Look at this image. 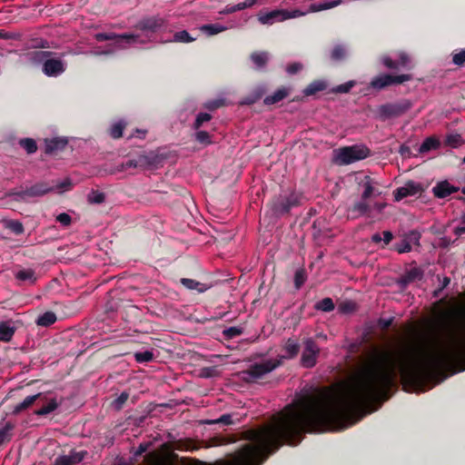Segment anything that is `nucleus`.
<instances>
[{
  "mask_svg": "<svg viewBox=\"0 0 465 465\" xmlns=\"http://www.w3.org/2000/svg\"><path fill=\"white\" fill-rule=\"evenodd\" d=\"M449 366L465 371V321L450 331L447 344L419 352L411 350H381L339 392L329 389L308 395L292 405V445L305 433L342 430L372 411L371 405L391 397L397 376L414 386Z\"/></svg>",
  "mask_w": 465,
  "mask_h": 465,
  "instance_id": "1",
  "label": "nucleus"
},
{
  "mask_svg": "<svg viewBox=\"0 0 465 465\" xmlns=\"http://www.w3.org/2000/svg\"><path fill=\"white\" fill-rule=\"evenodd\" d=\"M282 361L281 360L268 359L259 363L252 364L248 370L241 372L242 379L247 383L256 382L267 373L272 372L276 368L281 367Z\"/></svg>",
  "mask_w": 465,
  "mask_h": 465,
  "instance_id": "2",
  "label": "nucleus"
},
{
  "mask_svg": "<svg viewBox=\"0 0 465 465\" xmlns=\"http://www.w3.org/2000/svg\"><path fill=\"white\" fill-rule=\"evenodd\" d=\"M305 13L295 9L288 11L285 9H274L269 12L260 11L257 15L258 22L261 25H272L273 23H282L286 20L300 17L304 15Z\"/></svg>",
  "mask_w": 465,
  "mask_h": 465,
  "instance_id": "3",
  "label": "nucleus"
},
{
  "mask_svg": "<svg viewBox=\"0 0 465 465\" xmlns=\"http://www.w3.org/2000/svg\"><path fill=\"white\" fill-rule=\"evenodd\" d=\"M413 104L408 99H401L394 103H388L378 107V116L382 121L397 118L407 113Z\"/></svg>",
  "mask_w": 465,
  "mask_h": 465,
  "instance_id": "4",
  "label": "nucleus"
},
{
  "mask_svg": "<svg viewBox=\"0 0 465 465\" xmlns=\"http://www.w3.org/2000/svg\"><path fill=\"white\" fill-rule=\"evenodd\" d=\"M302 195L299 193L292 192L287 195H280L273 199L272 210L277 215H285L294 207L301 205Z\"/></svg>",
  "mask_w": 465,
  "mask_h": 465,
  "instance_id": "5",
  "label": "nucleus"
},
{
  "mask_svg": "<svg viewBox=\"0 0 465 465\" xmlns=\"http://www.w3.org/2000/svg\"><path fill=\"white\" fill-rule=\"evenodd\" d=\"M371 151L364 145H353L339 149L337 159L341 164H350L368 157Z\"/></svg>",
  "mask_w": 465,
  "mask_h": 465,
  "instance_id": "6",
  "label": "nucleus"
},
{
  "mask_svg": "<svg viewBox=\"0 0 465 465\" xmlns=\"http://www.w3.org/2000/svg\"><path fill=\"white\" fill-rule=\"evenodd\" d=\"M134 26L137 30L143 32L147 37H150L153 34L165 30L166 22L158 15L147 16L138 21Z\"/></svg>",
  "mask_w": 465,
  "mask_h": 465,
  "instance_id": "7",
  "label": "nucleus"
},
{
  "mask_svg": "<svg viewBox=\"0 0 465 465\" xmlns=\"http://www.w3.org/2000/svg\"><path fill=\"white\" fill-rule=\"evenodd\" d=\"M411 80V74L391 75L384 74L372 78L370 83V86L375 90L380 91L381 89L388 88V86L401 84Z\"/></svg>",
  "mask_w": 465,
  "mask_h": 465,
  "instance_id": "8",
  "label": "nucleus"
},
{
  "mask_svg": "<svg viewBox=\"0 0 465 465\" xmlns=\"http://www.w3.org/2000/svg\"><path fill=\"white\" fill-rule=\"evenodd\" d=\"M320 354L318 344L312 339L304 341V349L301 357V364L303 368H313L317 363V358Z\"/></svg>",
  "mask_w": 465,
  "mask_h": 465,
  "instance_id": "9",
  "label": "nucleus"
},
{
  "mask_svg": "<svg viewBox=\"0 0 465 465\" xmlns=\"http://www.w3.org/2000/svg\"><path fill=\"white\" fill-rule=\"evenodd\" d=\"M54 190L53 185L46 182H38L35 184L26 187L24 190L14 193L18 199L26 201L28 198L39 197Z\"/></svg>",
  "mask_w": 465,
  "mask_h": 465,
  "instance_id": "10",
  "label": "nucleus"
},
{
  "mask_svg": "<svg viewBox=\"0 0 465 465\" xmlns=\"http://www.w3.org/2000/svg\"><path fill=\"white\" fill-rule=\"evenodd\" d=\"M94 38L97 42L104 41H116V44H121L122 42H126L127 44H135V43H143L140 41V35L138 34L132 33H124V34H116V33H97L94 35Z\"/></svg>",
  "mask_w": 465,
  "mask_h": 465,
  "instance_id": "11",
  "label": "nucleus"
},
{
  "mask_svg": "<svg viewBox=\"0 0 465 465\" xmlns=\"http://www.w3.org/2000/svg\"><path fill=\"white\" fill-rule=\"evenodd\" d=\"M423 191L424 187L419 182L408 181L402 186L394 190V200L400 202L405 197L421 194Z\"/></svg>",
  "mask_w": 465,
  "mask_h": 465,
  "instance_id": "12",
  "label": "nucleus"
},
{
  "mask_svg": "<svg viewBox=\"0 0 465 465\" xmlns=\"http://www.w3.org/2000/svg\"><path fill=\"white\" fill-rule=\"evenodd\" d=\"M423 276L424 272L421 268H411L396 280V283L401 290H405L408 285L414 282L415 281H421Z\"/></svg>",
  "mask_w": 465,
  "mask_h": 465,
  "instance_id": "13",
  "label": "nucleus"
},
{
  "mask_svg": "<svg viewBox=\"0 0 465 465\" xmlns=\"http://www.w3.org/2000/svg\"><path fill=\"white\" fill-rule=\"evenodd\" d=\"M42 71L46 76H58L65 71V66L62 59L47 57L44 61Z\"/></svg>",
  "mask_w": 465,
  "mask_h": 465,
  "instance_id": "14",
  "label": "nucleus"
},
{
  "mask_svg": "<svg viewBox=\"0 0 465 465\" xmlns=\"http://www.w3.org/2000/svg\"><path fill=\"white\" fill-rule=\"evenodd\" d=\"M459 190V187L452 185L448 181H441L435 184L431 191L436 198L444 199L451 193H457Z\"/></svg>",
  "mask_w": 465,
  "mask_h": 465,
  "instance_id": "15",
  "label": "nucleus"
},
{
  "mask_svg": "<svg viewBox=\"0 0 465 465\" xmlns=\"http://www.w3.org/2000/svg\"><path fill=\"white\" fill-rule=\"evenodd\" d=\"M68 144V141L65 138L55 137L53 139L45 140V153L46 154H54L58 152H62L65 149Z\"/></svg>",
  "mask_w": 465,
  "mask_h": 465,
  "instance_id": "16",
  "label": "nucleus"
},
{
  "mask_svg": "<svg viewBox=\"0 0 465 465\" xmlns=\"http://www.w3.org/2000/svg\"><path fill=\"white\" fill-rule=\"evenodd\" d=\"M289 95V90L286 87H280L272 94L265 96L263 104L265 105H271L278 102L282 101Z\"/></svg>",
  "mask_w": 465,
  "mask_h": 465,
  "instance_id": "17",
  "label": "nucleus"
},
{
  "mask_svg": "<svg viewBox=\"0 0 465 465\" xmlns=\"http://www.w3.org/2000/svg\"><path fill=\"white\" fill-rule=\"evenodd\" d=\"M83 460V456L78 452L71 455L58 456L52 465H76Z\"/></svg>",
  "mask_w": 465,
  "mask_h": 465,
  "instance_id": "18",
  "label": "nucleus"
},
{
  "mask_svg": "<svg viewBox=\"0 0 465 465\" xmlns=\"http://www.w3.org/2000/svg\"><path fill=\"white\" fill-rule=\"evenodd\" d=\"M15 278L16 281H21L29 284H34L37 281V276L35 275V271L32 269L18 270L15 273Z\"/></svg>",
  "mask_w": 465,
  "mask_h": 465,
  "instance_id": "19",
  "label": "nucleus"
},
{
  "mask_svg": "<svg viewBox=\"0 0 465 465\" xmlns=\"http://www.w3.org/2000/svg\"><path fill=\"white\" fill-rule=\"evenodd\" d=\"M285 355L282 356L278 360L282 359H293L300 351V344L296 342V340L289 339L284 345Z\"/></svg>",
  "mask_w": 465,
  "mask_h": 465,
  "instance_id": "20",
  "label": "nucleus"
},
{
  "mask_svg": "<svg viewBox=\"0 0 465 465\" xmlns=\"http://www.w3.org/2000/svg\"><path fill=\"white\" fill-rule=\"evenodd\" d=\"M180 282L187 289L196 290L198 292H203L210 288L208 284L203 283L197 280H192V278H182Z\"/></svg>",
  "mask_w": 465,
  "mask_h": 465,
  "instance_id": "21",
  "label": "nucleus"
},
{
  "mask_svg": "<svg viewBox=\"0 0 465 465\" xmlns=\"http://www.w3.org/2000/svg\"><path fill=\"white\" fill-rule=\"evenodd\" d=\"M341 3V0H332V1H325L322 3H314L311 4L309 6V11L312 13L321 12L323 10L333 8L339 5Z\"/></svg>",
  "mask_w": 465,
  "mask_h": 465,
  "instance_id": "22",
  "label": "nucleus"
},
{
  "mask_svg": "<svg viewBox=\"0 0 465 465\" xmlns=\"http://www.w3.org/2000/svg\"><path fill=\"white\" fill-rule=\"evenodd\" d=\"M57 320V316L52 311H46L43 314L39 315L36 320V324L42 327H48L54 324Z\"/></svg>",
  "mask_w": 465,
  "mask_h": 465,
  "instance_id": "23",
  "label": "nucleus"
},
{
  "mask_svg": "<svg viewBox=\"0 0 465 465\" xmlns=\"http://www.w3.org/2000/svg\"><path fill=\"white\" fill-rule=\"evenodd\" d=\"M145 457L149 465H173L168 458H165L157 452H149Z\"/></svg>",
  "mask_w": 465,
  "mask_h": 465,
  "instance_id": "24",
  "label": "nucleus"
},
{
  "mask_svg": "<svg viewBox=\"0 0 465 465\" xmlns=\"http://www.w3.org/2000/svg\"><path fill=\"white\" fill-rule=\"evenodd\" d=\"M40 396H41V393L26 397L22 403H18L17 405H15L14 407L13 413L19 414L23 411L33 406V403L35 401H36L40 398Z\"/></svg>",
  "mask_w": 465,
  "mask_h": 465,
  "instance_id": "25",
  "label": "nucleus"
},
{
  "mask_svg": "<svg viewBox=\"0 0 465 465\" xmlns=\"http://www.w3.org/2000/svg\"><path fill=\"white\" fill-rule=\"evenodd\" d=\"M15 333V328L7 322H0V341L8 342Z\"/></svg>",
  "mask_w": 465,
  "mask_h": 465,
  "instance_id": "26",
  "label": "nucleus"
},
{
  "mask_svg": "<svg viewBox=\"0 0 465 465\" xmlns=\"http://www.w3.org/2000/svg\"><path fill=\"white\" fill-rule=\"evenodd\" d=\"M369 212L370 206L362 199L361 201L355 203L353 206L350 208V213H352V218H356L359 215H364V213H368Z\"/></svg>",
  "mask_w": 465,
  "mask_h": 465,
  "instance_id": "27",
  "label": "nucleus"
},
{
  "mask_svg": "<svg viewBox=\"0 0 465 465\" xmlns=\"http://www.w3.org/2000/svg\"><path fill=\"white\" fill-rule=\"evenodd\" d=\"M348 55V49L346 45H336L331 51L330 57L332 61L339 62L343 60Z\"/></svg>",
  "mask_w": 465,
  "mask_h": 465,
  "instance_id": "28",
  "label": "nucleus"
},
{
  "mask_svg": "<svg viewBox=\"0 0 465 465\" xmlns=\"http://www.w3.org/2000/svg\"><path fill=\"white\" fill-rule=\"evenodd\" d=\"M327 88V85L322 81H314L303 89V94L306 96L313 95L320 91H323Z\"/></svg>",
  "mask_w": 465,
  "mask_h": 465,
  "instance_id": "29",
  "label": "nucleus"
},
{
  "mask_svg": "<svg viewBox=\"0 0 465 465\" xmlns=\"http://www.w3.org/2000/svg\"><path fill=\"white\" fill-rule=\"evenodd\" d=\"M59 406V403L55 399H51L46 405H43L41 408L35 411V414L38 416H45L52 413Z\"/></svg>",
  "mask_w": 465,
  "mask_h": 465,
  "instance_id": "30",
  "label": "nucleus"
},
{
  "mask_svg": "<svg viewBox=\"0 0 465 465\" xmlns=\"http://www.w3.org/2000/svg\"><path fill=\"white\" fill-rule=\"evenodd\" d=\"M440 147V141L435 137H428L421 143L419 152L426 153L430 152V150H437Z\"/></svg>",
  "mask_w": 465,
  "mask_h": 465,
  "instance_id": "31",
  "label": "nucleus"
},
{
  "mask_svg": "<svg viewBox=\"0 0 465 465\" xmlns=\"http://www.w3.org/2000/svg\"><path fill=\"white\" fill-rule=\"evenodd\" d=\"M251 59L257 68H262L269 60V54L266 52H256L251 54Z\"/></svg>",
  "mask_w": 465,
  "mask_h": 465,
  "instance_id": "32",
  "label": "nucleus"
},
{
  "mask_svg": "<svg viewBox=\"0 0 465 465\" xmlns=\"http://www.w3.org/2000/svg\"><path fill=\"white\" fill-rule=\"evenodd\" d=\"M421 238V234L417 230H412L403 235V240L405 242H407L409 245L412 246H420V241Z\"/></svg>",
  "mask_w": 465,
  "mask_h": 465,
  "instance_id": "33",
  "label": "nucleus"
},
{
  "mask_svg": "<svg viewBox=\"0 0 465 465\" xmlns=\"http://www.w3.org/2000/svg\"><path fill=\"white\" fill-rule=\"evenodd\" d=\"M5 226L15 235L23 234L25 232L24 224L18 220H7L5 222Z\"/></svg>",
  "mask_w": 465,
  "mask_h": 465,
  "instance_id": "34",
  "label": "nucleus"
},
{
  "mask_svg": "<svg viewBox=\"0 0 465 465\" xmlns=\"http://www.w3.org/2000/svg\"><path fill=\"white\" fill-rule=\"evenodd\" d=\"M195 40L187 30L175 32L173 36V41L175 43H192Z\"/></svg>",
  "mask_w": 465,
  "mask_h": 465,
  "instance_id": "35",
  "label": "nucleus"
},
{
  "mask_svg": "<svg viewBox=\"0 0 465 465\" xmlns=\"http://www.w3.org/2000/svg\"><path fill=\"white\" fill-rule=\"evenodd\" d=\"M334 308V302L331 298H324L314 306L318 312H332Z\"/></svg>",
  "mask_w": 465,
  "mask_h": 465,
  "instance_id": "36",
  "label": "nucleus"
},
{
  "mask_svg": "<svg viewBox=\"0 0 465 465\" xmlns=\"http://www.w3.org/2000/svg\"><path fill=\"white\" fill-rule=\"evenodd\" d=\"M201 29L207 35H213L224 31L226 27L220 24H206L202 25Z\"/></svg>",
  "mask_w": 465,
  "mask_h": 465,
  "instance_id": "37",
  "label": "nucleus"
},
{
  "mask_svg": "<svg viewBox=\"0 0 465 465\" xmlns=\"http://www.w3.org/2000/svg\"><path fill=\"white\" fill-rule=\"evenodd\" d=\"M52 55V52H45V51H34L28 54L29 59L33 63H43L47 57Z\"/></svg>",
  "mask_w": 465,
  "mask_h": 465,
  "instance_id": "38",
  "label": "nucleus"
},
{
  "mask_svg": "<svg viewBox=\"0 0 465 465\" xmlns=\"http://www.w3.org/2000/svg\"><path fill=\"white\" fill-rule=\"evenodd\" d=\"M154 359V354L152 351H137L134 353V360L138 363L150 362Z\"/></svg>",
  "mask_w": 465,
  "mask_h": 465,
  "instance_id": "39",
  "label": "nucleus"
},
{
  "mask_svg": "<svg viewBox=\"0 0 465 465\" xmlns=\"http://www.w3.org/2000/svg\"><path fill=\"white\" fill-rule=\"evenodd\" d=\"M139 169H145L153 164L154 159L153 156L140 154L135 158Z\"/></svg>",
  "mask_w": 465,
  "mask_h": 465,
  "instance_id": "40",
  "label": "nucleus"
},
{
  "mask_svg": "<svg viewBox=\"0 0 465 465\" xmlns=\"http://www.w3.org/2000/svg\"><path fill=\"white\" fill-rule=\"evenodd\" d=\"M129 397V393L127 391H124L117 399H114L112 401L111 406L116 411H120L124 408V405L127 402Z\"/></svg>",
  "mask_w": 465,
  "mask_h": 465,
  "instance_id": "41",
  "label": "nucleus"
},
{
  "mask_svg": "<svg viewBox=\"0 0 465 465\" xmlns=\"http://www.w3.org/2000/svg\"><path fill=\"white\" fill-rule=\"evenodd\" d=\"M105 200V194L103 192L93 190L88 195V202L93 204H101Z\"/></svg>",
  "mask_w": 465,
  "mask_h": 465,
  "instance_id": "42",
  "label": "nucleus"
},
{
  "mask_svg": "<svg viewBox=\"0 0 465 465\" xmlns=\"http://www.w3.org/2000/svg\"><path fill=\"white\" fill-rule=\"evenodd\" d=\"M363 187H364V190L361 193V199L363 201H366L367 199H369L371 196V194L373 193V191H374V188L371 184V180L369 176H365L364 182H363Z\"/></svg>",
  "mask_w": 465,
  "mask_h": 465,
  "instance_id": "43",
  "label": "nucleus"
},
{
  "mask_svg": "<svg viewBox=\"0 0 465 465\" xmlns=\"http://www.w3.org/2000/svg\"><path fill=\"white\" fill-rule=\"evenodd\" d=\"M462 143H463L462 137L459 134H449L447 136L446 144L452 148H458Z\"/></svg>",
  "mask_w": 465,
  "mask_h": 465,
  "instance_id": "44",
  "label": "nucleus"
},
{
  "mask_svg": "<svg viewBox=\"0 0 465 465\" xmlns=\"http://www.w3.org/2000/svg\"><path fill=\"white\" fill-rule=\"evenodd\" d=\"M20 145L24 147L28 153H34L37 150L36 142L32 138L22 139Z\"/></svg>",
  "mask_w": 465,
  "mask_h": 465,
  "instance_id": "45",
  "label": "nucleus"
},
{
  "mask_svg": "<svg viewBox=\"0 0 465 465\" xmlns=\"http://www.w3.org/2000/svg\"><path fill=\"white\" fill-rule=\"evenodd\" d=\"M14 429V425L11 422H6L3 428L0 429V445L5 440H10V431Z\"/></svg>",
  "mask_w": 465,
  "mask_h": 465,
  "instance_id": "46",
  "label": "nucleus"
},
{
  "mask_svg": "<svg viewBox=\"0 0 465 465\" xmlns=\"http://www.w3.org/2000/svg\"><path fill=\"white\" fill-rule=\"evenodd\" d=\"M306 272L304 269H299L294 274V285L296 289H300L306 281Z\"/></svg>",
  "mask_w": 465,
  "mask_h": 465,
  "instance_id": "47",
  "label": "nucleus"
},
{
  "mask_svg": "<svg viewBox=\"0 0 465 465\" xmlns=\"http://www.w3.org/2000/svg\"><path fill=\"white\" fill-rule=\"evenodd\" d=\"M195 140L203 145H209L212 143L210 134L206 131H198L195 133Z\"/></svg>",
  "mask_w": 465,
  "mask_h": 465,
  "instance_id": "48",
  "label": "nucleus"
},
{
  "mask_svg": "<svg viewBox=\"0 0 465 465\" xmlns=\"http://www.w3.org/2000/svg\"><path fill=\"white\" fill-rule=\"evenodd\" d=\"M243 332L242 328L239 327H230L223 331V335L227 340L234 339Z\"/></svg>",
  "mask_w": 465,
  "mask_h": 465,
  "instance_id": "49",
  "label": "nucleus"
},
{
  "mask_svg": "<svg viewBox=\"0 0 465 465\" xmlns=\"http://www.w3.org/2000/svg\"><path fill=\"white\" fill-rule=\"evenodd\" d=\"M211 119H212L211 114H206V113H200L197 115V117H196V119H195V121L193 123V128L195 130H198L203 125V124L204 122H207V121H209Z\"/></svg>",
  "mask_w": 465,
  "mask_h": 465,
  "instance_id": "50",
  "label": "nucleus"
},
{
  "mask_svg": "<svg viewBox=\"0 0 465 465\" xmlns=\"http://www.w3.org/2000/svg\"><path fill=\"white\" fill-rule=\"evenodd\" d=\"M339 312L343 313L351 312L356 310V303L351 301L342 302L338 308Z\"/></svg>",
  "mask_w": 465,
  "mask_h": 465,
  "instance_id": "51",
  "label": "nucleus"
},
{
  "mask_svg": "<svg viewBox=\"0 0 465 465\" xmlns=\"http://www.w3.org/2000/svg\"><path fill=\"white\" fill-rule=\"evenodd\" d=\"M124 128V126L121 123L114 124L111 128L110 135L114 139L121 138L123 136Z\"/></svg>",
  "mask_w": 465,
  "mask_h": 465,
  "instance_id": "52",
  "label": "nucleus"
},
{
  "mask_svg": "<svg viewBox=\"0 0 465 465\" xmlns=\"http://www.w3.org/2000/svg\"><path fill=\"white\" fill-rule=\"evenodd\" d=\"M207 423L208 424L222 423L224 425H231V424H232V415L229 413H224L219 419L214 420H208Z\"/></svg>",
  "mask_w": 465,
  "mask_h": 465,
  "instance_id": "53",
  "label": "nucleus"
},
{
  "mask_svg": "<svg viewBox=\"0 0 465 465\" xmlns=\"http://www.w3.org/2000/svg\"><path fill=\"white\" fill-rule=\"evenodd\" d=\"M354 85H355V83L351 81V82H348V83H345V84H342L340 85H336L333 88V91L335 93L346 94V93H349Z\"/></svg>",
  "mask_w": 465,
  "mask_h": 465,
  "instance_id": "54",
  "label": "nucleus"
},
{
  "mask_svg": "<svg viewBox=\"0 0 465 465\" xmlns=\"http://www.w3.org/2000/svg\"><path fill=\"white\" fill-rule=\"evenodd\" d=\"M382 64L389 69L396 70L399 69V64L393 60L391 56H381Z\"/></svg>",
  "mask_w": 465,
  "mask_h": 465,
  "instance_id": "55",
  "label": "nucleus"
},
{
  "mask_svg": "<svg viewBox=\"0 0 465 465\" xmlns=\"http://www.w3.org/2000/svg\"><path fill=\"white\" fill-rule=\"evenodd\" d=\"M393 248L399 253L408 252L411 250V247L408 243H406L403 239H401L400 242L395 243L393 245Z\"/></svg>",
  "mask_w": 465,
  "mask_h": 465,
  "instance_id": "56",
  "label": "nucleus"
},
{
  "mask_svg": "<svg viewBox=\"0 0 465 465\" xmlns=\"http://www.w3.org/2000/svg\"><path fill=\"white\" fill-rule=\"evenodd\" d=\"M260 97H261L260 94L249 95L247 97H244L240 102V104L241 105H252L253 104H255L260 99Z\"/></svg>",
  "mask_w": 465,
  "mask_h": 465,
  "instance_id": "57",
  "label": "nucleus"
},
{
  "mask_svg": "<svg viewBox=\"0 0 465 465\" xmlns=\"http://www.w3.org/2000/svg\"><path fill=\"white\" fill-rule=\"evenodd\" d=\"M270 3V0H245L242 1V5L245 9L251 8L254 5H262Z\"/></svg>",
  "mask_w": 465,
  "mask_h": 465,
  "instance_id": "58",
  "label": "nucleus"
},
{
  "mask_svg": "<svg viewBox=\"0 0 465 465\" xmlns=\"http://www.w3.org/2000/svg\"><path fill=\"white\" fill-rule=\"evenodd\" d=\"M56 220L63 224L64 226H69L72 222V218L70 214L67 213H61L57 217Z\"/></svg>",
  "mask_w": 465,
  "mask_h": 465,
  "instance_id": "59",
  "label": "nucleus"
},
{
  "mask_svg": "<svg viewBox=\"0 0 465 465\" xmlns=\"http://www.w3.org/2000/svg\"><path fill=\"white\" fill-rule=\"evenodd\" d=\"M452 61L456 65H462L465 63V50H461L458 54H453Z\"/></svg>",
  "mask_w": 465,
  "mask_h": 465,
  "instance_id": "60",
  "label": "nucleus"
},
{
  "mask_svg": "<svg viewBox=\"0 0 465 465\" xmlns=\"http://www.w3.org/2000/svg\"><path fill=\"white\" fill-rule=\"evenodd\" d=\"M393 318L384 319L381 318L378 320V326L381 330L386 331L392 325Z\"/></svg>",
  "mask_w": 465,
  "mask_h": 465,
  "instance_id": "61",
  "label": "nucleus"
},
{
  "mask_svg": "<svg viewBox=\"0 0 465 465\" xmlns=\"http://www.w3.org/2000/svg\"><path fill=\"white\" fill-rule=\"evenodd\" d=\"M302 68V64L301 63L294 62V63L290 64L287 66V72H288V74H297V73H298Z\"/></svg>",
  "mask_w": 465,
  "mask_h": 465,
  "instance_id": "62",
  "label": "nucleus"
},
{
  "mask_svg": "<svg viewBox=\"0 0 465 465\" xmlns=\"http://www.w3.org/2000/svg\"><path fill=\"white\" fill-rule=\"evenodd\" d=\"M150 446L149 442H142L139 444L136 450L134 452V456L135 458L142 456L147 450V448Z\"/></svg>",
  "mask_w": 465,
  "mask_h": 465,
  "instance_id": "63",
  "label": "nucleus"
},
{
  "mask_svg": "<svg viewBox=\"0 0 465 465\" xmlns=\"http://www.w3.org/2000/svg\"><path fill=\"white\" fill-rule=\"evenodd\" d=\"M400 67H406L409 64V56L403 53L399 54V59L397 60Z\"/></svg>",
  "mask_w": 465,
  "mask_h": 465,
  "instance_id": "64",
  "label": "nucleus"
}]
</instances>
